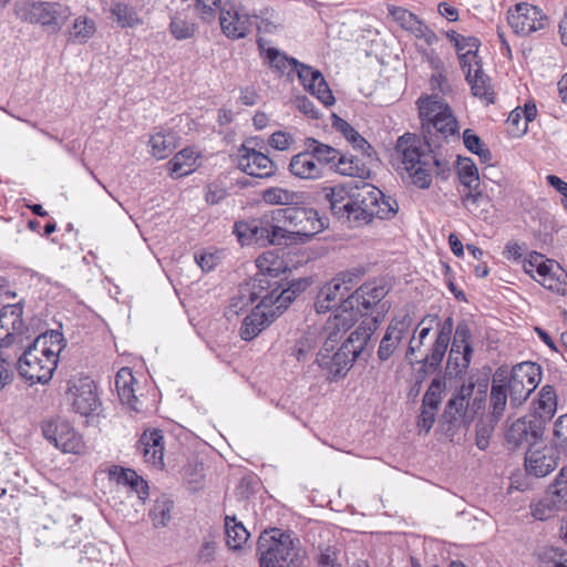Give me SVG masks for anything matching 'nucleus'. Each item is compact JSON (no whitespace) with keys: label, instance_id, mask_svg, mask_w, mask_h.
Instances as JSON below:
<instances>
[{"label":"nucleus","instance_id":"obj_25","mask_svg":"<svg viewBox=\"0 0 567 567\" xmlns=\"http://www.w3.org/2000/svg\"><path fill=\"white\" fill-rule=\"evenodd\" d=\"M44 435L64 453L82 454L85 451L82 436L65 421L58 422L54 429L48 426Z\"/></svg>","mask_w":567,"mask_h":567},{"label":"nucleus","instance_id":"obj_42","mask_svg":"<svg viewBox=\"0 0 567 567\" xmlns=\"http://www.w3.org/2000/svg\"><path fill=\"white\" fill-rule=\"evenodd\" d=\"M557 396L554 386L545 385L542 388L537 406L532 414H538L542 419H544L545 423L548 425L551 417L554 416L557 408Z\"/></svg>","mask_w":567,"mask_h":567},{"label":"nucleus","instance_id":"obj_18","mask_svg":"<svg viewBox=\"0 0 567 567\" xmlns=\"http://www.w3.org/2000/svg\"><path fill=\"white\" fill-rule=\"evenodd\" d=\"M472 331L466 320L457 323L451 349L449 352L447 364L456 373H464L472 362L473 357Z\"/></svg>","mask_w":567,"mask_h":567},{"label":"nucleus","instance_id":"obj_55","mask_svg":"<svg viewBox=\"0 0 567 567\" xmlns=\"http://www.w3.org/2000/svg\"><path fill=\"white\" fill-rule=\"evenodd\" d=\"M555 501L547 493L543 498L530 504V513L535 519L547 520L558 513Z\"/></svg>","mask_w":567,"mask_h":567},{"label":"nucleus","instance_id":"obj_27","mask_svg":"<svg viewBox=\"0 0 567 567\" xmlns=\"http://www.w3.org/2000/svg\"><path fill=\"white\" fill-rule=\"evenodd\" d=\"M270 302L271 300L269 298L259 300V303L255 307V309L248 316H246L239 329L241 339L246 341L255 339L277 318L276 311L270 313L267 310Z\"/></svg>","mask_w":567,"mask_h":567},{"label":"nucleus","instance_id":"obj_11","mask_svg":"<svg viewBox=\"0 0 567 567\" xmlns=\"http://www.w3.org/2000/svg\"><path fill=\"white\" fill-rule=\"evenodd\" d=\"M306 146L323 172L328 164H336L338 172L347 176L364 178L369 175L365 165L355 156L341 154L337 148L315 138H307Z\"/></svg>","mask_w":567,"mask_h":567},{"label":"nucleus","instance_id":"obj_35","mask_svg":"<svg viewBox=\"0 0 567 567\" xmlns=\"http://www.w3.org/2000/svg\"><path fill=\"white\" fill-rule=\"evenodd\" d=\"M332 125L338 132H340L344 136V138L352 145L354 150L360 151L363 156H372L371 145L347 121L337 115H333Z\"/></svg>","mask_w":567,"mask_h":567},{"label":"nucleus","instance_id":"obj_36","mask_svg":"<svg viewBox=\"0 0 567 567\" xmlns=\"http://www.w3.org/2000/svg\"><path fill=\"white\" fill-rule=\"evenodd\" d=\"M198 155L193 148L179 151L169 162V172L173 177L179 178L193 173L197 166Z\"/></svg>","mask_w":567,"mask_h":567},{"label":"nucleus","instance_id":"obj_57","mask_svg":"<svg viewBox=\"0 0 567 567\" xmlns=\"http://www.w3.org/2000/svg\"><path fill=\"white\" fill-rule=\"evenodd\" d=\"M487 394V384L481 383L478 385L475 384L474 394L468 400V414L467 421H473L474 417L481 412L485 406Z\"/></svg>","mask_w":567,"mask_h":567},{"label":"nucleus","instance_id":"obj_24","mask_svg":"<svg viewBox=\"0 0 567 567\" xmlns=\"http://www.w3.org/2000/svg\"><path fill=\"white\" fill-rule=\"evenodd\" d=\"M293 74L297 75L303 89L311 95L316 96L324 106L334 104V96L319 70L298 62Z\"/></svg>","mask_w":567,"mask_h":567},{"label":"nucleus","instance_id":"obj_17","mask_svg":"<svg viewBox=\"0 0 567 567\" xmlns=\"http://www.w3.org/2000/svg\"><path fill=\"white\" fill-rule=\"evenodd\" d=\"M566 457L563 450L551 445H533L525 454V470L527 474L535 477H545L554 472L560 461Z\"/></svg>","mask_w":567,"mask_h":567},{"label":"nucleus","instance_id":"obj_4","mask_svg":"<svg viewBox=\"0 0 567 567\" xmlns=\"http://www.w3.org/2000/svg\"><path fill=\"white\" fill-rule=\"evenodd\" d=\"M379 322L377 317L363 320L332 354L324 350L319 351L317 362L327 372L330 380H337L347 375L353 362L378 329Z\"/></svg>","mask_w":567,"mask_h":567},{"label":"nucleus","instance_id":"obj_15","mask_svg":"<svg viewBox=\"0 0 567 567\" xmlns=\"http://www.w3.org/2000/svg\"><path fill=\"white\" fill-rule=\"evenodd\" d=\"M547 424L544 419L538 414L528 413L516 421H514L505 433V440L512 447H519L522 445L539 444V441L545 435Z\"/></svg>","mask_w":567,"mask_h":567},{"label":"nucleus","instance_id":"obj_26","mask_svg":"<svg viewBox=\"0 0 567 567\" xmlns=\"http://www.w3.org/2000/svg\"><path fill=\"white\" fill-rule=\"evenodd\" d=\"M475 382L470 380L468 383H464L460 386L456 393L447 401L443 419L450 425H456L458 423L470 424L472 421H467L468 414V400L474 394Z\"/></svg>","mask_w":567,"mask_h":567},{"label":"nucleus","instance_id":"obj_50","mask_svg":"<svg viewBox=\"0 0 567 567\" xmlns=\"http://www.w3.org/2000/svg\"><path fill=\"white\" fill-rule=\"evenodd\" d=\"M458 179L463 189H474L480 187V176L475 164L470 158H464L458 163Z\"/></svg>","mask_w":567,"mask_h":567},{"label":"nucleus","instance_id":"obj_20","mask_svg":"<svg viewBox=\"0 0 567 567\" xmlns=\"http://www.w3.org/2000/svg\"><path fill=\"white\" fill-rule=\"evenodd\" d=\"M357 313L343 307V303L329 317L322 329L323 344L320 350L333 352L343 336L357 322Z\"/></svg>","mask_w":567,"mask_h":567},{"label":"nucleus","instance_id":"obj_30","mask_svg":"<svg viewBox=\"0 0 567 567\" xmlns=\"http://www.w3.org/2000/svg\"><path fill=\"white\" fill-rule=\"evenodd\" d=\"M408 317L402 319L394 318L391 320L385 334L381 339L378 350V358L381 361H386L394 354L404 336L408 333Z\"/></svg>","mask_w":567,"mask_h":567},{"label":"nucleus","instance_id":"obj_38","mask_svg":"<svg viewBox=\"0 0 567 567\" xmlns=\"http://www.w3.org/2000/svg\"><path fill=\"white\" fill-rule=\"evenodd\" d=\"M148 144L151 154L157 159H164L176 148L177 140L172 131H159L151 135Z\"/></svg>","mask_w":567,"mask_h":567},{"label":"nucleus","instance_id":"obj_51","mask_svg":"<svg viewBox=\"0 0 567 567\" xmlns=\"http://www.w3.org/2000/svg\"><path fill=\"white\" fill-rule=\"evenodd\" d=\"M19 353L18 351L0 347V390L12 381V365Z\"/></svg>","mask_w":567,"mask_h":567},{"label":"nucleus","instance_id":"obj_7","mask_svg":"<svg viewBox=\"0 0 567 567\" xmlns=\"http://www.w3.org/2000/svg\"><path fill=\"white\" fill-rule=\"evenodd\" d=\"M14 13L21 21L40 24L52 33L59 32L72 14L63 3L32 0L17 3Z\"/></svg>","mask_w":567,"mask_h":567},{"label":"nucleus","instance_id":"obj_9","mask_svg":"<svg viewBox=\"0 0 567 567\" xmlns=\"http://www.w3.org/2000/svg\"><path fill=\"white\" fill-rule=\"evenodd\" d=\"M274 219L284 224L285 238L290 233L309 239L323 229L318 212L299 205L274 210Z\"/></svg>","mask_w":567,"mask_h":567},{"label":"nucleus","instance_id":"obj_5","mask_svg":"<svg viewBox=\"0 0 567 567\" xmlns=\"http://www.w3.org/2000/svg\"><path fill=\"white\" fill-rule=\"evenodd\" d=\"M257 551L260 567H302L305 560L299 539L280 529L261 534Z\"/></svg>","mask_w":567,"mask_h":567},{"label":"nucleus","instance_id":"obj_14","mask_svg":"<svg viewBox=\"0 0 567 567\" xmlns=\"http://www.w3.org/2000/svg\"><path fill=\"white\" fill-rule=\"evenodd\" d=\"M27 332L21 302L3 306L0 309V347L22 351L24 342L29 339Z\"/></svg>","mask_w":567,"mask_h":567},{"label":"nucleus","instance_id":"obj_34","mask_svg":"<svg viewBox=\"0 0 567 567\" xmlns=\"http://www.w3.org/2000/svg\"><path fill=\"white\" fill-rule=\"evenodd\" d=\"M110 477L118 484L130 486L141 499L148 495V485L134 470L113 466L110 470Z\"/></svg>","mask_w":567,"mask_h":567},{"label":"nucleus","instance_id":"obj_43","mask_svg":"<svg viewBox=\"0 0 567 567\" xmlns=\"http://www.w3.org/2000/svg\"><path fill=\"white\" fill-rule=\"evenodd\" d=\"M226 543L230 549H240L248 540L249 533L245 526L235 517L227 516L225 519Z\"/></svg>","mask_w":567,"mask_h":567},{"label":"nucleus","instance_id":"obj_31","mask_svg":"<svg viewBox=\"0 0 567 567\" xmlns=\"http://www.w3.org/2000/svg\"><path fill=\"white\" fill-rule=\"evenodd\" d=\"M159 430L144 432L138 441V450L144 456L146 463L154 467L164 466V442Z\"/></svg>","mask_w":567,"mask_h":567},{"label":"nucleus","instance_id":"obj_8","mask_svg":"<svg viewBox=\"0 0 567 567\" xmlns=\"http://www.w3.org/2000/svg\"><path fill=\"white\" fill-rule=\"evenodd\" d=\"M416 104L423 126L429 131L432 127L444 138L458 136L457 121L450 105L441 97L435 94L421 96Z\"/></svg>","mask_w":567,"mask_h":567},{"label":"nucleus","instance_id":"obj_49","mask_svg":"<svg viewBox=\"0 0 567 567\" xmlns=\"http://www.w3.org/2000/svg\"><path fill=\"white\" fill-rule=\"evenodd\" d=\"M317 348V336L315 331H306L297 340L291 349V354L298 361H307Z\"/></svg>","mask_w":567,"mask_h":567},{"label":"nucleus","instance_id":"obj_41","mask_svg":"<svg viewBox=\"0 0 567 567\" xmlns=\"http://www.w3.org/2000/svg\"><path fill=\"white\" fill-rule=\"evenodd\" d=\"M266 60L271 70L281 75L286 74L289 78H292L299 62L295 58L288 56L286 53L275 48H270L266 51Z\"/></svg>","mask_w":567,"mask_h":567},{"label":"nucleus","instance_id":"obj_40","mask_svg":"<svg viewBox=\"0 0 567 567\" xmlns=\"http://www.w3.org/2000/svg\"><path fill=\"white\" fill-rule=\"evenodd\" d=\"M302 197V193L289 190L282 187H269L261 194V198L266 204L287 207L301 204Z\"/></svg>","mask_w":567,"mask_h":567},{"label":"nucleus","instance_id":"obj_28","mask_svg":"<svg viewBox=\"0 0 567 567\" xmlns=\"http://www.w3.org/2000/svg\"><path fill=\"white\" fill-rule=\"evenodd\" d=\"M453 329L454 320L452 317H447L443 322L437 323L435 340L430 347L427 354L420 361L424 367L435 370L441 365L451 342Z\"/></svg>","mask_w":567,"mask_h":567},{"label":"nucleus","instance_id":"obj_58","mask_svg":"<svg viewBox=\"0 0 567 567\" xmlns=\"http://www.w3.org/2000/svg\"><path fill=\"white\" fill-rule=\"evenodd\" d=\"M169 30L176 40H186L194 37L196 24L175 17L171 21Z\"/></svg>","mask_w":567,"mask_h":567},{"label":"nucleus","instance_id":"obj_29","mask_svg":"<svg viewBox=\"0 0 567 567\" xmlns=\"http://www.w3.org/2000/svg\"><path fill=\"white\" fill-rule=\"evenodd\" d=\"M82 518L72 515L66 523L54 524L50 529L51 543L54 546L74 548L82 540Z\"/></svg>","mask_w":567,"mask_h":567},{"label":"nucleus","instance_id":"obj_56","mask_svg":"<svg viewBox=\"0 0 567 567\" xmlns=\"http://www.w3.org/2000/svg\"><path fill=\"white\" fill-rule=\"evenodd\" d=\"M256 264L261 271L256 278L265 277L268 279L267 276L276 277L282 268V261L271 251L260 255Z\"/></svg>","mask_w":567,"mask_h":567},{"label":"nucleus","instance_id":"obj_64","mask_svg":"<svg viewBox=\"0 0 567 567\" xmlns=\"http://www.w3.org/2000/svg\"><path fill=\"white\" fill-rule=\"evenodd\" d=\"M319 567H342L339 561V551L332 546L319 547Z\"/></svg>","mask_w":567,"mask_h":567},{"label":"nucleus","instance_id":"obj_2","mask_svg":"<svg viewBox=\"0 0 567 567\" xmlns=\"http://www.w3.org/2000/svg\"><path fill=\"white\" fill-rule=\"evenodd\" d=\"M393 157L401 162L412 184L422 189L431 186L434 174L439 176L449 169V163L439 158L431 145L413 133L396 140Z\"/></svg>","mask_w":567,"mask_h":567},{"label":"nucleus","instance_id":"obj_21","mask_svg":"<svg viewBox=\"0 0 567 567\" xmlns=\"http://www.w3.org/2000/svg\"><path fill=\"white\" fill-rule=\"evenodd\" d=\"M351 289V275L342 274L334 277L318 292L315 303L317 312L326 313L330 310L334 311L347 300Z\"/></svg>","mask_w":567,"mask_h":567},{"label":"nucleus","instance_id":"obj_22","mask_svg":"<svg viewBox=\"0 0 567 567\" xmlns=\"http://www.w3.org/2000/svg\"><path fill=\"white\" fill-rule=\"evenodd\" d=\"M507 20L516 34L528 35L544 29L547 17L535 6L518 3L508 11Z\"/></svg>","mask_w":567,"mask_h":567},{"label":"nucleus","instance_id":"obj_23","mask_svg":"<svg viewBox=\"0 0 567 567\" xmlns=\"http://www.w3.org/2000/svg\"><path fill=\"white\" fill-rule=\"evenodd\" d=\"M250 142H246L238 150V168L247 175L267 178L275 175L277 171L276 164L266 154L251 147Z\"/></svg>","mask_w":567,"mask_h":567},{"label":"nucleus","instance_id":"obj_44","mask_svg":"<svg viewBox=\"0 0 567 567\" xmlns=\"http://www.w3.org/2000/svg\"><path fill=\"white\" fill-rule=\"evenodd\" d=\"M463 206L473 215L482 216L483 213L487 212L489 198L483 194L478 188L463 189L461 197Z\"/></svg>","mask_w":567,"mask_h":567},{"label":"nucleus","instance_id":"obj_3","mask_svg":"<svg viewBox=\"0 0 567 567\" xmlns=\"http://www.w3.org/2000/svg\"><path fill=\"white\" fill-rule=\"evenodd\" d=\"M63 334L51 330L38 336L20 351L18 371L21 378L34 383H48L58 367L61 351L65 348Z\"/></svg>","mask_w":567,"mask_h":567},{"label":"nucleus","instance_id":"obj_6","mask_svg":"<svg viewBox=\"0 0 567 567\" xmlns=\"http://www.w3.org/2000/svg\"><path fill=\"white\" fill-rule=\"evenodd\" d=\"M272 286L274 285L265 277L254 278L240 286L238 295L231 299L230 307L234 308V311L237 313V308L241 309L257 300L269 298L271 302L267 310L270 313L276 311L278 318L295 299V291L291 289L280 290L278 286Z\"/></svg>","mask_w":567,"mask_h":567},{"label":"nucleus","instance_id":"obj_59","mask_svg":"<svg viewBox=\"0 0 567 567\" xmlns=\"http://www.w3.org/2000/svg\"><path fill=\"white\" fill-rule=\"evenodd\" d=\"M198 17L205 22L215 20L216 11L221 7V0H194Z\"/></svg>","mask_w":567,"mask_h":567},{"label":"nucleus","instance_id":"obj_63","mask_svg":"<svg viewBox=\"0 0 567 567\" xmlns=\"http://www.w3.org/2000/svg\"><path fill=\"white\" fill-rule=\"evenodd\" d=\"M390 14L393 20L404 30L409 31L417 17L409 10L401 7H393L390 9Z\"/></svg>","mask_w":567,"mask_h":567},{"label":"nucleus","instance_id":"obj_32","mask_svg":"<svg viewBox=\"0 0 567 567\" xmlns=\"http://www.w3.org/2000/svg\"><path fill=\"white\" fill-rule=\"evenodd\" d=\"M289 172L300 179H317L323 175L321 165L315 161L308 148L291 157Z\"/></svg>","mask_w":567,"mask_h":567},{"label":"nucleus","instance_id":"obj_39","mask_svg":"<svg viewBox=\"0 0 567 567\" xmlns=\"http://www.w3.org/2000/svg\"><path fill=\"white\" fill-rule=\"evenodd\" d=\"M466 81L470 84L474 96L480 97L487 103L494 102V91L489 83V78L484 73L482 65H477L474 70V74L466 72Z\"/></svg>","mask_w":567,"mask_h":567},{"label":"nucleus","instance_id":"obj_33","mask_svg":"<svg viewBox=\"0 0 567 567\" xmlns=\"http://www.w3.org/2000/svg\"><path fill=\"white\" fill-rule=\"evenodd\" d=\"M135 378L130 368H122L115 375V388L121 402L133 411L138 412V399L134 390Z\"/></svg>","mask_w":567,"mask_h":567},{"label":"nucleus","instance_id":"obj_12","mask_svg":"<svg viewBox=\"0 0 567 567\" xmlns=\"http://www.w3.org/2000/svg\"><path fill=\"white\" fill-rule=\"evenodd\" d=\"M524 271L544 288L565 295L567 292V274L557 264L544 255L533 251L523 261Z\"/></svg>","mask_w":567,"mask_h":567},{"label":"nucleus","instance_id":"obj_45","mask_svg":"<svg viewBox=\"0 0 567 567\" xmlns=\"http://www.w3.org/2000/svg\"><path fill=\"white\" fill-rule=\"evenodd\" d=\"M539 567H567V550L545 546L537 551Z\"/></svg>","mask_w":567,"mask_h":567},{"label":"nucleus","instance_id":"obj_54","mask_svg":"<svg viewBox=\"0 0 567 567\" xmlns=\"http://www.w3.org/2000/svg\"><path fill=\"white\" fill-rule=\"evenodd\" d=\"M111 12L122 28H132L141 23L136 11L125 3L117 2L112 4Z\"/></svg>","mask_w":567,"mask_h":567},{"label":"nucleus","instance_id":"obj_62","mask_svg":"<svg viewBox=\"0 0 567 567\" xmlns=\"http://www.w3.org/2000/svg\"><path fill=\"white\" fill-rule=\"evenodd\" d=\"M415 38L423 40L427 45L439 41L436 33L424 24L419 18L409 30Z\"/></svg>","mask_w":567,"mask_h":567},{"label":"nucleus","instance_id":"obj_53","mask_svg":"<svg viewBox=\"0 0 567 567\" xmlns=\"http://www.w3.org/2000/svg\"><path fill=\"white\" fill-rule=\"evenodd\" d=\"M508 395L505 385L493 383L491 389V406L492 416L496 422L502 419L505 412Z\"/></svg>","mask_w":567,"mask_h":567},{"label":"nucleus","instance_id":"obj_37","mask_svg":"<svg viewBox=\"0 0 567 567\" xmlns=\"http://www.w3.org/2000/svg\"><path fill=\"white\" fill-rule=\"evenodd\" d=\"M515 380L524 384L525 390L532 394L542 380V368L534 362H522L512 370Z\"/></svg>","mask_w":567,"mask_h":567},{"label":"nucleus","instance_id":"obj_48","mask_svg":"<svg viewBox=\"0 0 567 567\" xmlns=\"http://www.w3.org/2000/svg\"><path fill=\"white\" fill-rule=\"evenodd\" d=\"M174 503L167 496H162L155 501L150 513L155 527H165L172 519Z\"/></svg>","mask_w":567,"mask_h":567},{"label":"nucleus","instance_id":"obj_1","mask_svg":"<svg viewBox=\"0 0 567 567\" xmlns=\"http://www.w3.org/2000/svg\"><path fill=\"white\" fill-rule=\"evenodd\" d=\"M331 214L349 227L370 224L374 217L389 219L398 210V204L379 188L368 183H348L322 189Z\"/></svg>","mask_w":567,"mask_h":567},{"label":"nucleus","instance_id":"obj_46","mask_svg":"<svg viewBox=\"0 0 567 567\" xmlns=\"http://www.w3.org/2000/svg\"><path fill=\"white\" fill-rule=\"evenodd\" d=\"M96 31L95 23L86 17H79L69 30V40L78 43L87 42Z\"/></svg>","mask_w":567,"mask_h":567},{"label":"nucleus","instance_id":"obj_10","mask_svg":"<svg viewBox=\"0 0 567 567\" xmlns=\"http://www.w3.org/2000/svg\"><path fill=\"white\" fill-rule=\"evenodd\" d=\"M274 212L271 216H262L258 219L237 221L234 233L243 245L257 244L260 246L281 245L285 239V229L274 225Z\"/></svg>","mask_w":567,"mask_h":567},{"label":"nucleus","instance_id":"obj_61","mask_svg":"<svg viewBox=\"0 0 567 567\" xmlns=\"http://www.w3.org/2000/svg\"><path fill=\"white\" fill-rule=\"evenodd\" d=\"M511 398V402L514 405H519L529 398V393L525 390L524 384L515 380L513 373L508 379V382L504 384Z\"/></svg>","mask_w":567,"mask_h":567},{"label":"nucleus","instance_id":"obj_19","mask_svg":"<svg viewBox=\"0 0 567 567\" xmlns=\"http://www.w3.org/2000/svg\"><path fill=\"white\" fill-rule=\"evenodd\" d=\"M389 293V288L382 280L368 281L343 301V307L354 311L357 317L379 305Z\"/></svg>","mask_w":567,"mask_h":567},{"label":"nucleus","instance_id":"obj_52","mask_svg":"<svg viewBox=\"0 0 567 567\" xmlns=\"http://www.w3.org/2000/svg\"><path fill=\"white\" fill-rule=\"evenodd\" d=\"M446 384L442 378H434L422 400V405L425 408L437 410L445 391Z\"/></svg>","mask_w":567,"mask_h":567},{"label":"nucleus","instance_id":"obj_60","mask_svg":"<svg viewBox=\"0 0 567 567\" xmlns=\"http://www.w3.org/2000/svg\"><path fill=\"white\" fill-rule=\"evenodd\" d=\"M567 456V414L559 416L554 424V437L550 442Z\"/></svg>","mask_w":567,"mask_h":567},{"label":"nucleus","instance_id":"obj_13","mask_svg":"<svg viewBox=\"0 0 567 567\" xmlns=\"http://www.w3.org/2000/svg\"><path fill=\"white\" fill-rule=\"evenodd\" d=\"M64 400L72 410L82 415L89 416L100 406V399L94 381L84 374H75L66 380Z\"/></svg>","mask_w":567,"mask_h":567},{"label":"nucleus","instance_id":"obj_47","mask_svg":"<svg viewBox=\"0 0 567 567\" xmlns=\"http://www.w3.org/2000/svg\"><path fill=\"white\" fill-rule=\"evenodd\" d=\"M559 512H567V470L563 467L547 492Z\"/></svg>","mask_w":567,"mask_h":567},{"label":"nucleus","instance_id":"obj_16","mask_svg":"<svg viewBox=\"0 0 567 567\" xmlns=\"http://www.w3.org/2000/svg\"><path fill=\"white\" fill-rule=\"evenodd\" d=\"M255 18L248 11L235 1H226L219 10V24L224 35L230 40L246 38L252 25Z\"/></svg>","mask_w":567,"mask_h":567}]
</instances>
